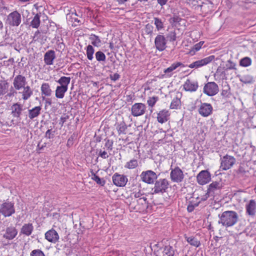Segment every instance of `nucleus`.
<instances>
[{"label": "nucleus", "instance_id": "obj_1", "mask_svg": "<svg viewBox=\"0 0 256 256\" xmlns=\"http://www.w3.org/2000/svg\"><path fill=\"white\" fill-rule=\"evenodd\" d=\"M220 218L218 224H222L226 228L232 226L238 221V216L237 212L232 210H227L223 212L221 215L219 214Z\"/></svg>", "mask_w": 256, "mask_h": 256}, {"label": "nucleus", "instance_id": "obj_2", "mask_svg": "<svg viewBox=\"0 0 256 256\" xmlns=\"http://www.w3.org/2000/svg\"><path fill=\"white\" fill-rule=\"evenodd\" d=\"M154 186L152 189V194H164L167 192L170 186V182L166 178H160L154 182Z\"/></svg>", "mask_w": 256, "mask_h": 256}, {"label": "nucleus", "instance_id": "obj_3", "mask_svg": "<svg viewBox=\"0 0 256 256\" xmlns=\"http://www.w3.org/2000/svg\"><path fill=\"white\" fill-rule=\"evenodd\" d=\"M21 22V14L17 10L9 14L6 20V24L10 26H18Z\"/></svg>", "mask_w": 256, "mask_h": 256}, {"label": "nucleus", "instance_id": "obj_4", "mask_svg": "<svg viewBox=\"0 0 256 256\" xmlns=\"http://www.w3.org/2000/svg\"><path fill=\"white\" fill-rule=\"evenodd\" d=\"M142 182L148 184H153L157 180L158 176L152 170H148L142 172L140 175Z\"/></svg>", "mask_w": 256, "mask_h": 256}, {"label": "nucleus", "instance_id": "obj_5", "mask_svg": "<svg viewBox=\"0 0 256 256\" xmlns=\"http://www.w3.org/2000/svg\"><path fill=\"white\" fill-rule=\"evenodd\" d=\"M15 212L14 204L11 202H5L0 206V213L4 217L10 216Z\"/></svg>", "mask_w": 256, "mask_h": 256}, {"label": "nucleus", "instance_id": "obj_6", "mask_svg": "<svg viewBox=\"0 0 256 256\" xmlns=\"http://www.w3.org/2000/svg\"><path fill=\"white\" fill-rule=\"evenodd\" d=\"M236 161V160L234 156L226 154L221 158L220 168L222 170H228L232 166Z\"/></svg>", "mask_w": 256, "mask_h": 256}, {"label": "nucleus", "instance_id": "obj_7", "mask_svg": "<svg viewBox=\"0 0 256 256\" xmlns=\"http://www.w3.org/2000/svg\"><path fill=\"white\" fill-rule=\"evenodd\" d=\"M170 178L173 182L179 183L184 178V174L182 170L178 166L172 170L170 173Z\"/></svg>", "mask_w": 256, "mask_h": 256}, {"label": "nucleus", "instance_id": "obj_8", "mask_svg": "<svg viewBox=\"0 0 256 256\" xmlns=\"http://www.w3.org/2000/svg\"><path fill=\"white\" fill-rule=\"evenodd\" d=\"M218 92V87L214 82H208L204 88V92L208 96H214Z\"/></svg>", "mask_w": 256, "mask_h": 256}, {"label": "nucleus", "instance_id": "obj_9", "mask_svg": "<svg viewBox=\"0 0 256 256\" xmlns=\"http://www.w3.org/2000/svg\"><path fill=\"white\" fill-rule=\"evenodd\" d=\"M196 180L200 184H205L210 181L211 174L208 170H202L197 175Z\"/></svg>", "mask_w": 256, "mask_h": 256}, {"label": "nucleus", "instance_id": "obj_10", "mask_svg": "<svg viewBox=\"0 0 256 256\" xmlns=\"http://www.w3.org/2000/svg\"><path fill=\"white\" fill-rule=\"evenodd\" d=\"M146 110V106L142 103H136L131 108V114L134 116L136 117L143 115Z\"/></svg>", "mask_w": 256, "mask_h": 256}, {"label": "nucleus", "instance_id": "obj_11", "mask_svg": "<svg viewBox=\"0 0 256 256\" xmlns=\"http://www.w3.org/2000/svg\"><path fill=\"white\" fill-rule=\"evenodd\" d=\"M112 178L114 184L120 187L125 186L128 180L126 176L118 173L114 174Z\"/></svg>", "mask_w": 256, "mask_h": 256}, {"label": "nucleus", "instance_id": "obj_12", "mask_svg": "<svg viewBox=\"0 0 256 256\" xmlns=\"http://www.w3.org/2000/svg\"><path fill=\"white\" fill-rule=\"evenodd\" d=\"M4 232L2 238L8 240H12L15 238L18 232V230L12 226L6 228Z\"/></svg>", "mask_w": 256, "mask_h": 256}, {"label": "nucleus", "instance_id": "obj_13", "mask_svg": "<svg viewBox=\"0 0 256 256\" xmlns=\"http://www.w3.org/2000/svg\"><path fill=\"white\" fill-rule=\"evenodd\" d=\"M213 108L210 104L202 103L198 109L199 114L204 117L209 116L212 114Z\"/></svg>", "mask_w": 256, "mask_h": 256}, {"label": "nucleus", "instance_id": "obj_14", "mask_svg": "<svg viewBox=\"0 0 256 256\" xmlns=\"http://www.w3.org/2000/svg\"><path fill=\"white\" fill-rule=\"evenodd\" d=\"M156 48L160 51H162L166 48V40L164 36L158 34L154 40Z\"/></svg>", "mask_w": 256, "mask_h": 256}, {"label": "nucleus", "instance_id": "obj_15", "mask_svg": "<svg viewBox=\"0 0 256 256\" xmlns=\"http://www.w3.org/2000/svg\"><path fill=\"white\" fill-rule=\"evenodd\" d=\"M222 88L221 90V96L224 100H228L232 96V94L230 90V86L226 82L222 84Z\"/></svg>", "mask_w": 256, "mask_h": 256}, {"label": "nucleus", "instance_id": "obj_16", "mask_svg": "<svg viewBox=\"0 0 256 256\" xmlns=\"http://www.w3.org/2000/svg\"><path fill=\"white\" fill-rule=\"evenodd\" d=\"M184 89L187 92H196L198 87V82L196 81H192L190 79L186 80L183 85Z\"/></svg>", "mask_w": 256, "mask_h": 256}, {"label": "nucleus", "instance_id": "obj_17", "mask_svg": "<svg viewBox=\"0 0 256 256\" xmlns=\"http://www.w3.org/2000/svg\"><path fill=\"white\" fill-rule=\"evenodd\" d=\"M45 238L50 242L56 243L59 239V236L54 229L52 228L46 232Z\"/></svg>", "mask_w": 256, "mask_h": 256}, {"label": "nucleus", "instance_id": "obj_18", "mask_svg": "<svg viewBox=\"0 0 256 256\" xmlns=\"http://www.w3.org/2000/svg\"><path fill=\"white\" fill-rule=\"evenodd\" d=\"M26 84V80L24 76L22 75L17 76L14 79V86L16 89L19 90L24 87Z\"/></svg>", "mask_w": 256, "mask_h": 256}, {"label": "nucleus", "instance_id": "obj_19", "mask_svg": "<svg viewBox=\"0 0 256 256\" xmlns=\"http://www.w3.org/2000/svg\"><path fill=\"white\" fill-rule=\"evenodd\" d=\"M246 214L251 216H254L256 212V202L254 200H250L246 206Z\"/></svg>", "mask_w": 256, "mask_h": 256}, {"label": "nucleus", "instance_id": "obj_20", "mask_svg": "<svg viewBox=\"0 0 256 256\" xmlns=\"http://www.w3.org/2000/svg\"><path fill=\"white\" fill-rule=\"evenodd\" d=\"M12 114L14 118H19L22 110V105L16 102L11 106Z\"/></svg>", "mask_w": 256, "mask_h": 256}, {"label": "nucleus", "instance_id": "obj_21", "mask_svg": "<svg viewBox=\"0 0 256 256\" xmlns=\"http://www.w3.org/2000/svg\"><path fill=\"white\" fill-rule=\"evenodd\" d=\"M34 230V226L32 223L24 224L20 228V234L28 236Z\"/></svg>", "mask_w": 256, "mask_h": 256}, {"label": "nucleus", "instance_id": "obj_22", "mask_svg": "<svg viewBox=\"0 0 256 256\" xmlns=\"http://www.w3.org/2000/svg\"><path fill=\"white\" fill-rule=\"evenodd\" d=\"M222 188V183L216 181L213 182L208 186L206 194H208V196L210 194L213 195L215 190H220Z\"/></svg>", "mask_w": 256, "mask_h": 256}, {"label": "nucleus", "instance_id": "obj_23", "mask_svg": "<svg viewBox=\"0 0 256 256\" xmlns=\"http://www.w3.org/2000/svg\"><path fill=\"white\" fill-rule=\"evenodd\" d=\"M169 116L168 110H162L158 114L157 120L158 122L163 124L168 120Z\"/></svg>", "mask_w": 256, "mask_h": 256}, {"label": "nucleus", "instance_id": "obj_24", "mask_svg": "<svg viewBox=\"0 0 256 256\" xmlns=\"http://www.w3.org/2000/svg\"><path fill=\"white\" fill-rule=\"evenodd\" d=\"M42 107L40 106H36L28 110V116L31 120L37 118L40 114Z\"/></svg>", "mask_w": 256, "mask_h": 256}, {"label": "nucleus", "instance_id": "obj_25", "mask_svg": "<svg viewBox=\"0 0 256 256\" xmlns=\"http://www.w3.org/2000/svg\"><path fill=\"white\" fill-rule=\"evenodd\" d=\"M55 58V52L54 50H50L45 54L44 60L46 64H52Z\"/></svg>", "mask_w": 256, "mask_h": 256}, {"label": "nucleus", "instance_id": "obj_26", "mask_svg": "<svg viewBox=\"0 0 256 256\" xmlns=\"http://www.w3.org/2000/svg\"><path fill=\"white\" fill-rule=\"evenodd\" d=\"M68 88L64 86H58L56 90V96L58 98H62L65 92L67 91Z\"/></svg>", "mask_w": 256, "mask_h": 256}, {"label": "nucleus", "instance_id": "obj_27", "mask_svg": "<svg viewBox=\"0 0 256 256\" xmlns=\"http://www.w3.org/2000/svg\"><path fill=\"white\" fill-rule=\"evenodd\" d=\"M180 65H172L170 67L164 70V74L162 75V78L170 77L172 74V72Z\"/></svg>", "mask_w": 256, "mask_h": 256}, {"label": "nucleus", "instance_id": "obj_28", "mask_svg": "<svg viewBox=\"0 0 256 256\" xmlns=\"http://www.w3.org/2000/svg\"><path fill=\"white\" fill-rule=\"evenodd\" d=\"M42 94L46 96H50L52 94V90L48 83H44L41 86Z\"/></svg>", "mask_w": 256, "mask_h": 256}, {"label": "nucleus", "instance_id": "obj_29", "mask_svg": "<svg viewBox=\"0 0 256 256\" xmlns=\"http://www.w3.org/2000/svg\"><path fill=\"white\" fill-rule=\"evenodd\" d=\"M89 39L90 40L91 44L94 46L98 47L101 45L102 41L99 36L92 34L90 35Z\"/></svg>", "mask_w": 256, "mask_h": 256}, {"label": "nucleus", "instance_id": "obj_30", "mask_svg": "<svg viewBox=\"0 0 256 256\" xmlns=\"http://www.w3.org/2000/svg\"><path fill=\"white\" fill-rule=\"evenodd\" d=\"M8 88V83L4 80H0V96L6 94Z\"/></svg>", "mask_w": 256, "mask_h": 256}, {"label": "nucleus", "instance_id": "obj_31", "mask_svg": "<svg viewBox=\"0 0 256 256\" xmlns=\"http://www.w3.org/2000/svg\"><path fill=\"white\" fill-rule=\"evenodd\" d=\"M92 173V179L95 181L98 184L101 186H104L105 184L106 181L103 178H100L96 175L92 170L90 171Z\"/></svg>", "mask_w": 256, "mask_h": 256}, {"label": "nucleus", "instance_id": "obj_32", "mask_svg": "<svg viewBox=\"0 0 256 256\" xmlns=\"http://www.w3.org/2000/svg\"><path fill=\"white\" fill-rule=\"evenodd\" d=\"M214 56L212 55L200 61L194 62L192 64H208L209 63L214 62Z\"/></svg>", "mask_w": 256, "mask_h": 256}, {"label": "nucleus", "instance_id": "obj_33", "mask_svg": "<svg viewBox=\"0 0 256 256\" xmlns=\"http://www.w3.org/2000/svg\"><path fill=\"white\" fill-rule=\"evenodd\" d=\"M184 238L192 246L198 247L200 244V242L194 236L188 237L185 235Z\"/></svg>", "mask_w": 256, "mask_h": 256}, {"label": "nucleus", "instance_id": "obj_34", "mask_svg": "<svg viewBox=\"0 0 256 256\" xmlns=\"http://www.w3.org/2000/svg\"><path fill=\"white\" fill-rule=\"evenodd\" d=\"M127 128L128 126L124 122H120L116 126V130L119 134H126Z\"/></svg>", "mask_w": 256, "mask_h": 256}, {"label": "nucleus", "instance_id": "obj_35", "mask_svg": "<svg viewBox=\"0 0 256 256\" xmlns=\"http://www.w3.org/2000/svg\"><path fill=\"white\" fill-rule=\"evenodd\" d=\"M138 166V162L136 159L133 158L128 162L125 166L124 168L128 169H134Z\"/></svg>", "mask_w": 256, "mask_h": 256}, {"label": "nucleus", "instance_id": "obj_36", "mask_svg": "<svg viewBox=\"0 0 256 256\" xmlns=\"http://www.w3.org/2000/svg\"><path fill=\"white\" fill-rule=\"evenodd\" d=\"M32 94V91L29 86L24 87L22 92V98L24 100H28Z\"/></svg>", "mask_w": 256, "mask_h": 256}, {"label": "nucleus", "instance_id": "obj_37", "mask_svg": "<svg viewBox=\"0 0 256 256\" xmlns=\"http://www.w3.org/2000/svg\"><path fill=\"white\" fill-rule=\"evenodd\" d=\"M70 81V77H66L64 76H62L58 80V82L61 86H64L68 88V85Z\"/></svg>", "mask_w": 256, "mask_h": 256}, {"label": "nucleus", "instance_id": "obj_38", "mask_svg": "<svg viewBox=\"0 0 256 256\" xmlns=\"http://www.w3.org/2000/svg\"><path fill=\"white\" fill-rule=\"evenodd\" d=\"M40 24V15L37 14L30 22V26L33 28H38Z\"/></svg>", "mask_w": 256, "mask_h": 256}, {"label": "nucleus", "instance_id": "obj_39", "mask_svg": "<svg viewBox=\"0 0 256 256\" xmlns=\"http://www.w3.org/2000/svg\"><path fill=\"white\" fill-rule=\"evenodd\" d=\"M181 106V102L180 98L178 97L174 98L170 105V108L171 109H178L180 108Z\"/></svg>", "mask_w": 256, "mask_h": 256}, {"label": "nucleus", "instance_id": "obj_40", "mask_svg": "<svg viewBox=\"0 0 256 256\" xmlns=\"http://www.w3.org/2000/svg\"><path fill=\"white\" fill-rule=\"evenodd\" d=\"M176 250L170 245H167L164 247V252L168 256H174Z\"/></svg>", "mask_w": 256, "mask_h": 256}, {"label": "nucleus", "instance_id": "obj_41", "mask_svg": "<svg viewBox=\"0 0 256 256\" xmlns=\"http://www.w3.org/2000/svg\"><path fill=\"white\" fill-rule=\"evenodd\" d=\"M240 82L242 83L247 84H252L254 80L253 78L250 75L244 76L240 79Z\"/></svg>", "mask_w": 256, "mask_h": 256}, {"label": "nucleus", "instance_id": "obj_42", "mask_svg": "<svg viewBox=\"0 0 256 256\" xmlns=\"http://www.w3.org/2000/svg\"><path fill=\"white\" fill-rule=\"evenodd\" d=\"M77 136H78L77 134L74 132L68 138L67 143H66V146L68 148H70L74 144V141L75 139H76Z\"/></svg>", "mask_w": 256, "mask_h": 256}, {"label": "nucleus", "instance_id": "obj_43", "mask_svg": "<svg viewBox=\"0 0 256 256\" xmlns=\"http://www.w3.org/2000/svg\"><path fill=\"white\" fill-rule=\"evenodd\" d=\"M94 53V49L93 47L90 45H88L87 46V49H86V55H87V58L88 60H92L93 58Z\"/></svg>", "mask_w": 256, "mask_h": 256}, {"label": "nucleus", "instance_id": "obj_44", "mask_svg": "<svg viewBox=\"0 0 256 256\" xmlns=\"http://www.w3.org/2000/svg\"><path fill=\"white\" fill-rule=\"evenodd\" d=\"M204 42H200L196 44L192 48L190 52L192 54H194L196 52H198L201 48Z\"/></svg>", "mask_w": 256, "mask_h": 256}, {"label": "nucleus", "instance_id": "obj_45", "mask_svg": "<svg viewBox=\"0 0 256 256\" xmlns=\"http://www.w3.org/2000/svg\"><path fill=\"white\" fill-rule=\"evenodd\" d=\"M158 100V96L150 97L147 100V103L149 106L153 107Z\"/></svg>", "mask_w": 256, "mask_h": 256}, {"label": "nucleus", "instance_id": "obj_46", "mask_svg": "<svg viewBox=\"0 0 256 256\" xmlns=\"http://www.w3.org/2000/svg\"><path fill=\"white\" fill-rule=\"evenodd\" d=\"M104 141L106 142L104 146L107 148L108 150L111 151L112 150L113 147V140H110L108 138L104 139Z\"/></svg>", "mask_w": 256, "mask_h": 256}, {"label": "nucleus", "instance_id": "obj_47", "mask_svg": "<svg viewBox=\"0 0 256 256\" xmlns=\"http://www.w3.org/2000/svg\"><path fill=\"white\" fill-rule=\"evenodd\" d=\"M96 58L98 61L103 62L106 59V56L103 52L98 51L96 53Z\"/></svg>", "mask_w": 256, "mask_h": 256}, {"label": "nucleus", "instance_id": "obj_48", "mask_svg": "<svg viewBox=\"0 0 256 256\" xmlns=\"http://www.w3.org/2000/svg\"><path fill=\"white\" fill-rule=\"evenodd\" d=\"M154 24L158 30L163 28V23L160 18H154Z\"/></svg>", "mask_w": 256, "mask_h": 256}, {"label": "nucleus", "instance_id": "obj_49", "mask_svg": "<svg viewBox=\"0 0 256 256\" xmlns=\"http://www.w3.org/2000/svg\"><path fill=\"white\" fill-rule=\"evenodd\" d=\"M30 256H45V254L40 250H34L30 252Z\"/></svg>", "mask_w": 256, "mask_h": 256}, {"label": "nucleus", "instance_id": "obj_50", "mask_svg": "<svg viewBox=\"0 0 256 256\" xmlns=\"http://www.w3.org/2000/svg\"><path fill=\"white\" fill-rule=\"evenodd\" d=\"M55 131H52V129L48 130L45 134L44 137L48 139L52 138L54 136Z\"/></svg>", "mask_w": 256, "mask_h": 256}, {"label": "nucleus", "instance_id": "obj_51", "mask_svg": "<svg viewBox=\"0 0 256 256\" xmlns=\"http://www.w3.org/2000/svg\"><path fill=\"white\" fill-rule=\"evenodd\" d=\"M138 204L144 205L146 208L148 207V201L147 198L146 197L140 198L137 200Z\"/></svg>", "mask_w": 256, "mask_h": 256}, {"label": "nucleus", "instance_id": "obj_52", "mask_svg": "<svg viewBox=\"0 0 256 256\" xmlns=\"http://www.w3.org/2000/svg\"><path fill=\"white\" fill-rule=\"evenodd\" d=\"M168 40L170 42L174 41L176 39V33L174 32H169L166 36Z\"/></svg>", "mask_w": 256, "mask_h": 256}, {"label": "nucleus", "instance_id": "obj_53", "mask_svg": "<svg viewBox=\"0 0 256 256\" xmlns=\"http://www.w3.org/2000/svg\"><path fill=\"white\" fill-rule=\"evenodd\" d=\"M251 59L248 57H245L240 60V64H251Z\"/></svg>", "mask_w": 256, "mask_h": 256}, {"label": "nucleus", "instance_id": "obj_54", "mask_svg": "<svg viewBox=\"0 0 256 256\" xmlns=\"http://www.w3.org/2000/svg\"><path fill=\"white\" fill-rule=\"evenodd\" d=\"M110 77L112 80L116 81L119 79L120 76L118 73H114V74H110Z\"/></svg>", "mask_w": 256, "mask_h": 256}, {"label": "nucleus", "instance_id": "obj_55", "mask_svg": "<svg viewBox=\"0 0 256 256\" xmlns=\"http://www.w3.org/2000/svg\"><path fill=\"white\" fill-rule=\"evenodd\" d=\"M98 156L104 159L108 157V156L107 154V152L106 151H102V150H100Z\"/></svg>", "mask_w": 256, "mask_h": 256}, {"label": "nucleus", "instance_id": "obj_56", "mask_svg": "<svg viewBox=\"0 0 256 256\" xmlns=\"http://www.w3.org/2000/svg\"><path fill=\"white\" fill-rule=\"evenodd\" d=\"M235 66L236 65H230V66H228V65H226V66H224L222 68L224 70L222 71L221 72L222 74H223V73L225 74L226 71L228 70L235 69V68H234Z\"/></svg>", "mask_w": 256, "mask_h": 256}, {"label": "nucleus", "instance_id": "obj_57", "mask_svg": "<svg viewBox=\"0 0 256 256\" xmlns=\"http://www.w3.org/2000/svg\"><path fill=\"white\" fill-rule=\"evenodd\" d=\"M69 116H61L60 118V122L59 124L62 126L64 124L66 121V120L68 118Z\"/></svg>", "mask_w": 256, "mask_h": 256}, {"label": "nucleus", "instance_id": "obj_58", "mask_svg": "<svg viewBox=\"0 0 256 256\" xmlns=\"http://www.w3.org/2000/svg\"><path fill=\"white\" fill-rule=\"evenodd\" d=\"M194 206L192 205V202L190 201L189 202V204L187 206V210L189 212H191L194 211Z\"/></svg>", "mask_w": 256, "mask_h": 256}, {"label": "nucleus", "instance_id": "obj_59", "mask_svg": "<svg viewBox=\"0 0 256 256\" xmlns=\"http://www.w3.org/2000/svg\"><path fill=\"white\" fill-rule=\"evenodd\" d=\"M42 100H46V106L52 105V102L50 98H46L44 96H42Z\"/></svg>", "mask_w": 256, "mask_h": 256}, {"label": "nucleus", "instance_id": "obj_60", "mask_svg": "<svg viewBox=\"0 0 256 256\" xmlns=\"http://www.w3.org/2000/svg\"><path fill=\"white\" fill-rule=\"evenodd\" d=\"M168 0H157L158 3L162 6L166 5Z\"/></svg>", "mask_w": 256, "mask_h": 256}, {"label": "nucleus", "instance_id": "obj_61", "mask_svg": "<svg viewBox=\"0 0 256 256\" xmlns=\"http://www.w3.org/2000/svg\"><path fill=\"white\" fill-rule=\"evenodd\" d=\"M245 172H246V171H245L244 168L242 166H240L237 170V173L238 174H244Z\"/></svg>", "mask_w": 256, "mask_h": 256}, {"label": "nucleus", "instance_id": "obj_62", "mask_svg": "<svg viewBox=\"0 0 256 256\" xmlns=\"http://www.w3.org/2000/svg\"><path fill=\"white\" fill-rule=\"evenodd\" d=\"M102 140V136H96V134H95L94 141L96 142H101Z\"/></svg>", "mask_w": 256, "mask_h": 256}, {"label": "nucleus", "instance_id": "obj_63", "mask_svg": "<svg viewBox=\"0 0 256 256\" xmlns=\"http://www.w3.org/2000/svg\"><path fill=\"white\" fill-rule=\"evenodd\" d=\"M232 151L234 152L236 154L238 152V144H234L232 145Z\"/></svg>", "mask_w": 256, "mask_h": 256}, {"label": "nucleus", "instance_id": "obj_64", "mask_svg": "<svg viewBox=\"0 0 256 256\" xmlns=\"http://www.w3.org/2000/svg\"><path fill=\"white\" fill-rule=\"evenodd\" d=\"M142 196V194L140 192H135L134 194V196L136 198H140V196Z\"/></svg>", "mask_w": 256, "mask_h": 256}]
</instances>
